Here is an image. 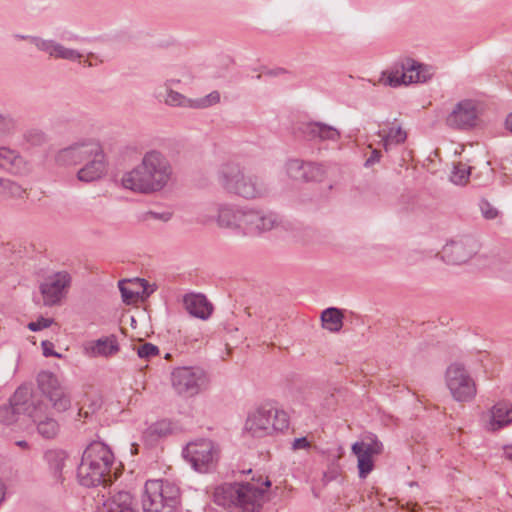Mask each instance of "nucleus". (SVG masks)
<instances>
[{
	"label": "nucleus",
	"instance_id": "nucleus-1",
	"mask_svg": "<svg viewBox=\"0 0 512 512\" xmlns=\"http://www.w3.org/2000/svg\"><path fill=\"white\" fill-rule=\"evenodd\" d=\"M173 168L168 158L158 150L146 152L141 162L121 179L124 188L141 194L163 190L171 181Z\"/></svg>",
	"mask_w": 512,
	"mask_h": 512
},
{
	"label": "nucleus",
	"instance_id": "nucleus-2",
	"mask_svg": "<svg viewBox=\"0 0 512 512\" xmlns=\"http://www.w3.org/2000/svg\"><path fill=\"white\" fill-rule=\"evenodd\" d=\"M266 490L254 482L225 483L213 493L214 502L238 512H259L265 502Z\"/></svg>",
	"mask_w": 512,
	"mask_h": 512
},
{
	"label": "nucleus",
	"instance_id": "nucleus-3",
	"mask_svg": "<svg viewBox=\"0 0 512 512\" xmlns=\"http://www.w3.org/2000/svg\"><path fill=\"white\" fill-rule=\"evenodd\" d=\"M222 189L247 200L262 198L268 194V186L256 175L247 174L244 168L235 162L222 164L217 172Z\"/></svg>",
	"mask_w": 512,
	"mask_h": 512
},
{
	"label": "nucleus",
	"instance_id": "nucleus-4",
	"mask_svg": "<svg viewBox=\"0 0 512 512\" xmlns=\"http://www.w3.org/2000/svg\"><path fill=\"white\" fill-rule=\"evenodd\" d=\"M113 454L102 442L91 443L83 452L77 469L79 483L85 487L105 484L110 478Z\"/></svg>",
	"mask_w": 512,
	"mask_h": 512
},
{
	"label": "nucleus",
	"instance_id": "nucleus-5",
	"mask_svg": "<svg viewBox=\"0 0 512 512\" xmlns=\"http://www.w3.org/2000/svg\"><path fill=\"white\" fill-rule=\"evenodd\" d=\"M180 503V490L167 480H148L142 496L144 512H176Z\"/></svg>",
	"mask_w": 512,
	"mask_h": 512
},
{
	"label": "nucleus",
	"instance_id": "nucleus-6",
	"mask_svg": "<svg viewBox=\"0 0 512 512\" xmlns=\"http://www.w3.org/2000/svg\"><path fill=\"white\" fill-rule=\"evenodd\" d=\"M288 415L272 404H264L249 413L245 429L253 437H264L288 428Z\"/></svg>",
	"mask_w": 512,
	"mask_h": 512
},
{
	"label": "nucleus",
	"instance_id": "nucleus-7",
	"mask_svg": "<svg viewBox=\"0 0 512 512\" xmlns=\"http://www.w3.org/2000/svg\"><path fill=\"white\" fill-rule=\"evenodd\" d=\"M433 68L412 58H405L390 71L387 84L398 87L402 84L424 83L433 76Z\"/></svg>",
	"mask_w": 512,
	"mask_h": 512
},
{
	"label": "nucleus",
	"instance_id": "nucleus-8",
	"mask_svg": "<svg viewBox=\"0 0 512 512\" xmlns=\"http://www.w3.org/2000/svg\"><path fill=\"white\" fill-rule=\"evenodd\" d=\"M446 386L457 402H470L477 394L474 379L461 363H452L446 370Z\"/></svg>",
	"mask_w": 512,
	"mask_h": 512
},
{
	"label": "nucleus",
	"instance_id": "nucleus-9",
	"mask_svg": "<svg viewBox=\"0 0 512 512\" xmlns=\"http://www.w3.org/2000/svg\"><path fill=\"white\" fill-rule=\"evenodd\" d=\"M172 386L179 395L192 397L208 387L207 374L200 368L179 367L171 375Z\"/></svg>",
	"mask_w": 512,
	"mask_h": 512
},
{
	"label": "nucleus",
	"instance_id": "nucleus-10",
	"mask_svg": "<svg viewBox=\"0 0 512 512\" xmlns=\"http://www.w3.org/2000/svg\"><path fill=\"white\" fill-rule=\"evenodd\" d=\"M245 211L246 210L237 209L229 204L213 203L201 208L198 221L208 223L212 220H216L218 226L221 228L241 231Z\"/></svg>",
	"mask_w": 512,
	"mask_h": 512
},
{
	"label": "nucleus",
	"instance_id": "nucleus-11",
	"mask_svg": "<svg viewBox=\"0 0 512 512\" xmlns=\"http://www.w3.org/2000/svg\"><path fill=\"white\" fill-rule=\"evenodd\" d=\"M183 457L199 472L209 471L218 457V450L211 440L201 439L188 443L183 449Z\"/></svg>",
	"mask_w": 512,
	"mask_h": 512
},
{
	"label": "nucleus",
	"instance_id": "nucleus-12",
	"mask_svg": "<svg viewBox=\"0 0 512 512\" xmlns=\"http://www.w3.org/2000/svg\"><path fill=\"white\" fill-rule=\"evenodd\" d=\"M103 150L102 145L96 139H84L61 149L56 160L63 165H77L85 163L93 156H97Z\"/></svg>",
	"mask_w": 512,
	"mask_h": 512
},
{
	"label": "nucleus",
	"instance_id": "nucleus-13",
	"mask_svg": "<svg viewBox=\"0 0 512 512\" xmlns=\"http://www.w3.org/2000/svg\"><path fill=\"white\" fill-rule=\"evenodd\" d=\"M480 109L476 101L464 99L454 105L446 117V124L452 129L467 131L479 121Z\"/></svg>",
	"mask_w": 512,
	"mask_h": 512
},
{
	"label": "nucleus",
	"instance_id": "nucleus-14",
	"mask_svg": "<svg viewBox=\"0 0 512 512\" xmlns=\"http://www.w3.org/2000/svg\"><path fill=\"white\" fill-rule=\"evenodd\" d=\"M351 450L357 457L359 477L364 479L374 468L373 456L383 452V444L376 436H371L367 441L355 442Z\"/></svg>",
	"mask_w": 512,
	"mask_h": 512
},
{
	"label": "nucleus",
	"instance_id": "nucleus-15",
	"mask_svg": "<svg viewBox=\"0 0 512 512\" xmlns=\"http://www.w3.org/2000/svg\"><path fill=\"white\" fill-rule=\"evenodd\" d=\"M70 284L71 276L66 271L56 272L48 276L40 285L44 306L51 307L60 303Z\"/></svg>",
	"mask_w": 512,
	"mask_h": 512
},
{
	"label": "nucleus",
	"instance_id": "nucleus-16",
	"mask_svg": "<svg viewBox=\"0 0 512 512\" xmlns=\"http://www.w3.org/2000/svg\"><path fill=\"white\" fill-rule=\"evenodd\" d=\"M241 231L244 234H259L270 231L279 223V217L273 212L261 210H246L242 220Z\"/></svg>",
	"mask_w": 512,
	"mask_h": 512
},
{
	"label": "nucleus",
	"instance_id": "nucleus-17",
	"mask_svg": "<svg viewBox=\"0 0 512 512\" xmlns=\"http://www.w3.org/2000/svg\"><path fill=\"white\" fill-rule=\"evenodd\" d=\"M294 134L308 141H337L340 138L336 128L321 122H301L294 128Z\"/></svg>",
	"mask_w": 512,
	"mask_h": 512
},
{
	"label": "nucleus",
	"instance_id": "nucleus-18",
	"mask_svg": "<svg viewBox=\"0 0 512 512\" xmlns=\"http://www.w3.org/2000/svg\"><path fill=\"white\" fill-rule=\"evenodd\" d=\"M474 253L471 239L451 241L443 247L441 258L448 264H461L468 261Z\"/></svg>",
	"mask_w": 512,
	"mask_h": 512
},
{
	"label": "nucleus",
	"instance_id": "nucleus-19",
	"mask_svg": "<svg viewBox=\"0 0 512 512\" xmlns=\"http://www.w3.org/2000/svg\"><path fill=\"white\" fill-rule=\"evenodd\" d=\"M9 403L14 406L16 411L29 417L39 409L47 408L41 400L34 399L31 396V392L27 387H19L10 398Z\"/></svg>",
	"mask_w": 512,
	"mask_h": 512
},
{
	"label": "nucleus",
	"instance_id": "nucleus-20",
	"mask_svg": "<svg viewBox=\"0 0 512 512\" xmlns=\"http://www.w3.org/2000/svg\"><path fill=\"white\" fill-rule=\"evenodd\" d=\"M97 154V156H93L86 161L84 166L77 172L78 180L82 182H92L100 179L106 173L107 162L104 150Z\"/></svg>",
	"mask_w": 512,
	"mask_h": 512
},
{
	"label": "nucleus",
	"instance_id": "nucleus-21",
	"mask_svg": "<svg viewBox=\"0 0 512 512\" xmlns=\"http://www.w3.org/2000/svg\"><path fill=\"white\" fill-rule=\"evenodd\" d=\"M85 353L90 357L103 356L108 357L119 351V344L115 335L100 338L96 341L88 342L85 346Z\"/></svg>",
	"mask_w": 512,
	"mask_h": 512
},
{
	"label": "nucleus",
	"instance_id": "nucleus-22",
	"mask_svg": "<svg viewBox=\"0 0 512 512\" xmlns=\"http://www.w3.org/2000/svg\"><path fill=\"white\" fill-rule=\"evenodd\" d=\"M187 312L197 318L207 319L212 313V304L202 294H189L183 299Z\"/></svg>",
	"mask_w": 512,
	"mask_h": 512
},
{
	"label": "nucleus",
	"instance_id": "nucleus-23",
	"mask_svg": "<svg viewBox=\"0 0 512 512\" xmlns=\"http://www.w3.org/2000/svg\"><path fill=\"white\" fill-rule=\"evenodd\" d=\"M45 409L46 408L39 409L33 413L30 418L36 425L39 435L45 439H53L58 435L60 425L53 417L44 415Z\"/></svg>",
	"mask_w": 512,
	"mask_h": 512
},
{
	"label": "nucleus",
	"instance_id": "nucleus-24",
	"mask_svg": "<svg viewBox=\"0 0 512 512\" xmlns=\"http://www.w3.org/2000/svg\"><path fill=\"white\" fill-rule=\"evenodd\" d=\"M510 423H512V405L505 402L495 404L491 409L488 429L495 431Z\"/></svg>",
	"mask_w": 512,
	"mask_h": 512
},
{
	"label": "nucleus",
	"instance_id": "nucleus-25",
	"mask_svg": "<svg viewBox=\"0 0 512 512\" xmlns=\"http://www.w3.org/2000/svg\"><path fill=\"white\" fill-rule=\"evenodd\" d=\"M147 285H148V283L146 280L139 279V278L135 279L134 281H132V280L119 281L118 286H119V290L121 292L123 302L126 304H131V303L136 302V300L138 299L141 292L138 289H136L134 286H137L138 288H142V293H145L146 289H147Z\"/></svg>",
	"mask_w": 512,
	"mask_h": 512
},
{
	"label": "nucleus",
	"instance_id": "nucleus-26",
	"mask_svg": "<svg viewBox=\"0 0 512 512\" xmlns=\"http://www.w3.org/2000/svg\"><path fill=\"white\" fill-rule=\"evenodd\" d=\"M171 432L170 423L167 421H158L145 429L142 434V441L148 447L154 446L160 438Z\"/></svg>",
	"mask_w": 512,
	"mask_h": 512
},
{
	"label": "nucleus",
	"instance_id": "nucleus-27",
	"mask_svg": "<svg viewBox=\"0 0 512 512\" xmlns=\"http://www.w3.org/2000/svg\"><path fill=\"white\" fill-rule=\"evenodd\" d=\"M103 509L138 511L136 503L128 491H118L113 494L102 506Z\"/></svg>",
	"mask_w": 512,
	"mask_h": 512
},
{
	"label": "nucleus",
	"instance_id": "nucleus-28",
	"mask_svg": "<svg viewBox=\"0 0 512 512\" xmlns=\"http://www.w3.org/2000/svg\"><path fill=\"white\" fill-rule=\"evenodd\" d=\"M377 135L381 138V143L385 151H389L393 145L403 144L407 139V133L400 126L391 127L389 131L379 130Z\"/></svg>",
	"mask_w": 512,
	"mask_h": 512
},
{
	"label": "nucleus",
	"instance_id": "nucleus-29",
	"mask_svg": "<svg viewBox=\"0 0 512 512\" xmlns=\"http://www.w3.org/2000/svg\"><path fill=\"white\" fill-rule=\"evenodd\" d=\"M45 459L55 480L62 481V470L65 466L67 454L62 450H48L45 453Z\"/></svg>",
	"mask_w": 512,
	"mask_h": 512
},
{
	"label": "nucleus",
	"instance_id": "nucleus-30",
	"mask_svg": "<svg viewBox=\"0 0 512 512\" xmlns=\"http://www.w3.org/2000/svg\"><path fill=\"white\" fill-rule=\"evenodd\" d=\"M23 163L17 151L0 146V169L16 173Z\"/></svg>",
	"mask_w": 512,
	"mask_h": 512
},
{
	"label": "nucleus",
	"instance_id": "nucleus-31",
	"mask_svg": "<svg viewBox=\"0 0 512 512\" xmlns=\"http://www.w3.org/2000/svg\"><path fill=\"white\" fill-rule=\"evenodd\" d=\"M343 314L340 309L330 307L325 309L321 314L323 328L330 332H338L343 326Z\"/></svg>",
	"mask_w": 512,
	"mask_h": 512
},
{
	"label": "nucleus",
	"instance_id": "nucleus-32",
	"mask_svg": "<svg viewBox=\"0 0 512 512\" xmlns=\"http://www.w3.org/2000/svg\"><path fill=\"white\" fill-rule=\"evenodd\" d=\"M37 382L46 397L62 387L56 375L49 371L40 372L37 376Z\"/></svg>",
	"mask_w": 512,
	"mask_h": 512
},
{
	"label": "nucleus",
	"instance_id": "nucleus-33",
	"mask_svg": "<svg viewBox=\"0 0 512 512\" xmlns=\"http://www.w3.org/2000/svg\"><path fill=\"white\" fill-rule=\"evenodd\" d=\"M47 398L58 412H65L71 407V398L64 387L52 392Z\"/></svg>",
	"mask_w": 512,
	"mask_h": 512
},
{
	"label": "nucleus",
	"instance_id": "nucleus-34",
	"mask_svg": "<svg viewBox=\"0 0 512 512\" xmlns=\"http://www.w3.org/2000/svg\"><path fill=\"white\" fill-rule=\"evenodd\" d=\"M25 194V189L19 184L9 179L1 178L0 196L22 198Z\"/></svg>",
	"mask_w": 512,
	"mask_h": 512
},
{
	"label": "nucleus",
	"instance_id": "nucleus-35",
	"mask_svg": "<svg viewBox=\"0 0 512 512\" xmlns=\"http://www.w3.org/2000/svg\"><path fill=\"white\" fill-rule=\"evenodd\" d=\"M324 176V169L320 164L305 162L302 181H320Z\"/></svg>",
	"mask_w": 512,
	"mask_h": 512
},
{
	"label": "nucleus",
	"instance_id": "nucleus-36",
	"mask_svg": "<svg viewBox=\"0 0 512 512\" xmlns=\"http://www.w3.org/2000/svg\"><path fill=\"white\" fill-rule=\"evenodd\" d=\"M53 55L52 57L69 60V61H76L82 57V54L78 52L77 50L66 48L63 45L56 42L55 48L53 49Z\"/></svg>",
	"mask_w": 512,
	"mask_h": 512
},
{
	"label": "nucleus",
	"instance_id": "nucleus-37",
	"mask_svg": "<svg viewBox=\"0 0 512 512\" xmlns=\"http://www.w3.org/2000/svg\"><path fill=\"white\" fill-rule=\"evenodd\" d=\"M166 104L171 106H182V107H191L193 108L194 100L186 98L184 95L174 91L169 90L167 92V96L165 99Z\"/></svg>",
	"mask_w": 512,
	"mask_h": 512
},
{
	"label": "nucleus",
	"instance_id": "nucleus-38",
	"mask_svg": "<svg viewBox=\"0 0 512 512\" xmlns=\"http://www.w3.org/2000/svg\"><path fill=\"white\" fill-rule=\"evenodd\" d=\"M470 169L466 164L458 163L454 166L451 181L457 185H464L469 179Z\"/></svg>",
	"mask_w": 512,
	"mask_h": 512
},
{
	"label": "nucleus",
	"instance_id": "nucleus-39",
	"mask_svg": "<svg viewBox=\"0 0 512 512\" xmlns=\"http://www.w3.org/2000/svg\"><path fill=\"white\" fill-rule=\"evenodd\" d=\"M21 414L14 409L12 404L0 406V423L4 425H11L17 421V416Z\"/></svg>",
	"mask_w": 512,
	"mask_h": 512
},
{
	"label": "nucleus",
	"instance_id": "nucleus-40",
	"mask_svg": "<svg viewBox=\"0 0 512 512\" xmlns=\"http://www.w3.org/2000/svg\"><path fill=\"white\" fill-rule=\"evenodd\" d=\"M305 170V162L299 159L290 160L287 163V173L290 178L296 181H302L303 173Z\"/></svg>",
	"mask_w": 512,
	"mask_h": 512
},
{
	"label": "nucleus",
	"instance_id": "nucleus-41",
	"mask_svg": "<svg viewBox=\"0 0 512 512\" xmlns=\"http://www.w3.org/2000/svg\"><path fill=\"white\" fill-rule=\"evenodd\" d=\"M220 102L218 91H212L203 98L194 100L193 108H207Z\"/></svg>",
	"mask_w": 512,
	"mask_h": 512
},
{
	"label": "nucleus",
	"instance_id": "nucleus-42",
	"mask_svg": "<svg viewBox=\"0 0 512 512\" xmlns=\"http://www.w3.org/2000/svg\"><path fill=\"white\" fill-rule=\"evenodd\" d=\"M31 43H33L40 51L53 55V49L55 48L56 42L53 40H45L39 37H31Z\"/></svg>",
	"mask_w": 512,
	"mask_h": 512
},
{
	"label": "nucleus",
	"instance_id": "nucleus-43",
	"mask_svg": "<svg viewBox=\"0 0 512 512\" xmlns=\"http://www.w3.org/2000/svg\"><path fill=\"white\" fill-rule=\"evenodd\" d=\"M159 353V348L152 343H144L137 348V354L142 359H150Z\"/></svg>",
	"mask_w": 512,
	"mask_h": 512
},
{
	"label": "nucleus",
	"instance_id": "nucleus-44",
	"mask_svg": "<svg viewBox=\"0 0 512 512\" xmlns=\"http://www.w3.org/2000/svg\"><path fill=\"white\" fill-rule=\"evenodd\" d=\"M481 213L484 218L491 220L497 217L498 210L492 206L487 200L482 199L479 203Z\"/></svg>",
	"mask_w": 512,
	"mask_h": 512
},
{
	"label": "nucleus",
	"instance_id": "nucleus-45",
	"mask_svg": "<svg viewBox=\"0 0 512 512\" xmlns=\"http://www.w3.org/2000/svg\"><path fill=\"white\" fill-rule=\"evenodd\" d=\"M52 323V319L40 317L37 321L30 322L28 324V329L31 331H40L44 328L50 327Z\"/></svg>",
	"mask_w": 512,
	"mask_h": 512
},
{
	"label": "nucleus",
	"instance_id": "nucleus-46",
	"mask_svg": "<svg viewBox=\"0 0 512 512\" xmlns=\"http://www.w3.org/2000/svg\"><path fill=\"white\" fill-rule=\"evenodd\" d=\"M27 140L33 145H40L46 140V136L42 131L31 130L26 134Z\"/></svg>",
	"mask_w": 512,
	"mask_h": 512
},
{
	"label": "nucleus",
	"instance_id": "nucleus-47",
	"mask_svg": "<svg viewBox=\"0 0 512 512\" xmlns=\"http://www.w3.org/2000/svg\"><path fill=\"white\" fill-rule=\"evenodd\" d=\"M100 407H101V404L98 403L97 401L91 402V404L89 405L87 410H84L83 408L79 409L76 420H80L82 417L85 418V419L89 418L97 410H99Z\"/></svg>",
	"mask_w": 512,
	"mask_h": 512
},
{
	"label": "nucleus",
	"instance_id": "nucleus-48",
	"mask_svg": "<svg viewBox=\"0 0 512 512\" xmlns=\"http://www.w3.org/2000/svg\"><path fill=\"white\" fill-rule=\"evenodd\" d=\"M41 346L43 349V355L45 357H50V356L57 357V358L61 357V354L54 351V349H53L54 345L52 342H50L48 340L42 341Z\"/></svg>",
	"mask_w": 512,
	"mask_h": 512
},
{
	"label": "nucleus",
	"instance_id": "nucleus-49",
	"mask_svg": "<svg viewBox=\"0 0 512 512\" xmlns=\"http://www.w3.org/2000/svg\"><path fill=\"white\" fill-rule=\"evenodd\" d=\"M380 158H381V151H379L377 149L372 150L371 155L365 161V166L370 167V166L374 165L375 163H378L380 161Z\"/></svg>",
	"mask_w": 512,
	"mask_h": 512
},
{
	"label": "nucleus",
	"instance_id": "nucleus-50",
	"mask_svg": "<svg viewBox=\"0 0 512 512\" xmlns=\"http://www.w3.org/2000/svg\"><path fill=\"white\" fill-rule=\"evenodd\" d=\"M308 447H310V442L307 440L306 437L296 438L292 444V448L294 450L306 449Z\"/></svg>",
	"mask_w": 512,
	"mask_h": 512
},
{
	"label": "nucleus",
	"instance_id": "nucleus-51",
	"mask_svg": "<svg viewBox=\"0 0 512 512\" xmlns=\"http://www.w3.org/2000/svg\"><path fill=\"white\" fill-rule=\"evenodd\" d=\"M12 126L10 119L0 115V135L6 133Z\"/></svg>",
	"mask_w": 512,
	"mask_h": 512
},
{
	"label": "nucleus",
	"instance_id": "nucleus-52",
	"mask_svg": "<svg viewBox=\"0 0 512 512\" xmlns=\"http://www.w3.org/2000/svg\"><path fill=\"white\" fill-rule=\"evenodd\" d=\"M285 73H287V71L284 68H276V69L268 70L266 72V75H268V76H279V75H282V74H285Z\"/></svg>",
	"mask_w": 512,
	"mask_h": 512
},
{
	"label": "nucleus",
	"instance_id": "nucleus-53",
	"mask_svg": "<svg viewBox=\"0 0 512 512\" xmlns=\"http://www.w3.org/2000/svg\"><path fill=\"white\" fill-rule=\"evenodd\" d=\"M504 455L506 458L512 460V444L504 446Z\"/></svg>",
	"mask_w": 512,
	"mask_h": 512
},
{
	"label": "nucleus",
	"instance_id": "nucleus-54",
	"mask_svg": "<svg viewBox=\"0 0 512 512\" xmlns=\"http://www.w3.org/2000/svg\"><path fill=\"white\" fill-rule=\"evenodd\" d=\"M505 124L506 128L512 132V113L507 116Z\"/></svg>",
	"mask_w": 512,
	"mask_h": 512
},
{
	"label": "nucleus",
	"instance_id": "nucleus-55",
	"mask_svg": "<svg viewBox=\"0 0 512 512\" xmlns=\"http://www.w3.org/2000/svg\"><path fill=\"white\" fill-rule=\"evenodd\" d=\"M98 512H138V511H128L127 509H126V511L125 510L121 511V510H113V508H107V509L99 508Z\"/></svg>",
	"mask_w": 512,
	"mask_h": 512
},
{
	"label": "nucleus",
	"instance_id": "nucleus-56",
	"mask_svg": "<svg viewBox=\"0 0 512 512\" xmlns=\"http://www.w3.org/2000/svg\"><path fill=\"white\" fill-rule=\"evenodd\" d=\"M16 445L21 447V448H27L28 447V443L25 440L17 441Z\"/></svg>",
	"mask_w": 512,
	"mask_h": 512
},
{
	"label": "nucleus",
	"instance_id": "nucleus-57",
	"mask_svg": "<svg viewBox=\"0 0 512 512\" xmlns=\"http://www.w3.org/2000/svg\"><path fill=\"white\" fill-rule=\"evenodd\" d=\"M131 453L132 454H137L138 453V444L137 443H132L131 444Z\"/></svg>",
	"mask_w": 512,
	"mask_h": 512
},
{
	"label": "nucleus",
	"instance_id": "nucleus-58",
	"mask_svg": "<svg viewBox=\"0 0 512 512\" xmlns=\"http://www.w3.org/2000/svg\"><path fill=\"white\" fill-rule=\"evenodd\" d=\"M17 38L19 39H22V40H29L31 42V37L32 36H28V35H16Z\"/></svg>",
	"mask_w": 512,
	"mask_h": 512
},
{
	"label": "nucleus",
	"instance_id": "nucleus-59",
	"mask_svg": "<svg viewBox=\"0 0 512 512\" xmlns=\"http://www.w3.org/2000/svg\"><path fill=\"white\" fill-rule=\"evenodd\" d=\"M263 485L265 486V488H269L271 486L270 480L266 478L265 481L263 482Z\"/></svg>",
	"mask_w": 512,
	"mask_h": 512
},
{
	"label": "nucleus",
	"instance_id": "nucleus-60",
	"mask_svg": "<svg viewBox=\"0 0 512 512\" xmlns=\"http://www.w3.org/2000/svg\"><path fill=\"white\" fill-rule=\"evenodd\" d=\"M151 215H153L154 218H160V216H158V214H156V213L151 212Z\"/></svg>",
	"mask_w": 512,
	"mask_h": 512
},
{
	"label": "nucleus",
	"instance_id": "nucleus-61",
	"mask_svg": "<svg viewBox=\"0 0 512 512\" xmlns=\"http://www.w3.org/2000/svg\"><path fill=\"white\" fill-rule=\"evenodd\" d=\"M161 218H162L163 220H165V221L169 219V217H161Z\"/></svg>",
	"mask_w": 512,
	"mask_h": 512
}]
</instances>
